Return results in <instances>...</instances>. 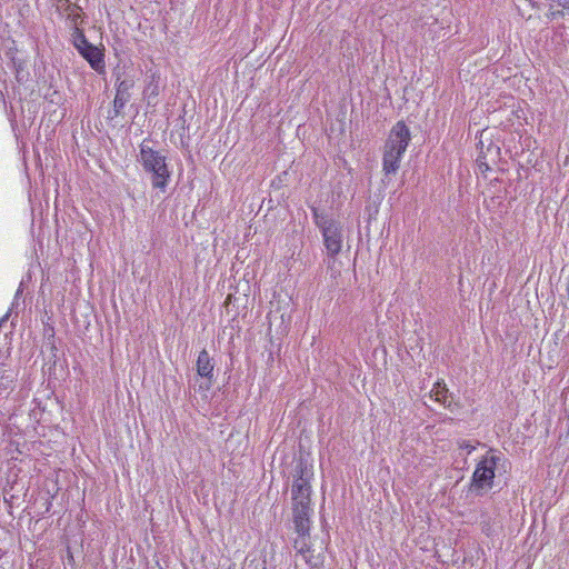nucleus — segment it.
<instances>
[{
  "mask_svg": "<svg viewBox=\"0 0 569 569\" xmlns=\"http://www.w3.org/2000/svg\"><path fill=\"white\" fill-rule=\"evenodd\" d=\"M508 465L509 462L501 451L489 448L476 465L469 491L477 497H482L493 488L496 477L507 471Z\"/></svg>",
  "mask_w": 569,
  "mask_h": 569,
  "instance_id": "nucleus-1",
  "label": "nucleus"
},
{
  "mask_svg": "<svg viewBox=\"0 0 569 569\" xmlns=\"http://www.w3.org/2000/svg\"><path fill=\"white\" fill-rule=\"evenodd\" d=\"M411 141V132L405 121H397L389 131L382 147V173L386 178L395 176Z\"/></svg>",
  "mask_w": 569,
  "mask_h": 569,
  "instance_id": "nucleus-2",
  "label": "nucleus"
},
{
  "mask_svg": "<svg viewBox=\"0 0 569 569\" xmlns=\"http://www.w3.org/2000/svg\"><path fill=\"white\" fill-rule=\"evenodd\" d=\"M138 162L150 177L153 189L166 192L171 180L167 157L159 150L149 146V139H143L139 144Z\"/></svg>",
  "mask_w": 569,
  "mask_h": 569,
  "instance_id": "nucleus-3",
  "label": "nucleus"
},
{
  "mask_svg": "<svg viewBox=\"0 0 569 569\" xmlns=\"http://www.w3.org/2000/svg\"><path fill=\"white\" fill-rule=\"evenodd\" d=\"M311 213L313 222L322 236L323 246L328 257L336 259L340 253L343 243L341 222L317 207H311Z\"/></svg>",
  "mask_w": 569,
  "mask_h": 569,
  "instance_id": "nucleus-4",
  "label": "nucleus"
},
{
  "mask_svg": "<svg viewBox=\"0 0 569 569\" xmlns=\"http://www.w3.org/2000/svg\"><path fill=\"white\" fill-rule=\"evenodd\" d=\"M71 42L78 53L83 58L90 68L98 74L106 73L104 48L91 43L82 29L74 27L71 33Z\"/></svg>",
  "mask_w": 569,
  "mask_h": 569,
  "instance_id": "nucleus-5",
  "label": "nucleus"
},
{
  "mask_svg": "<svg viewBox=\"0 0 569 569\" xmlns=\"http://www.w3.org/2000/svg\"><path fill=\"white\" fill-rule=\"evenodd\" d=\"M311 485L307 467L299 465L291 488L292 505H311Z\"/></svg>",
  "mask_w": 569,
  "mask_h": 569,
  "instance_id": "nucleus-6",
  "label": "nucleus"
},
{
  "mask_svg": "<svg viewBox=\"0 0 569 569\" xmlns=\"http://www.w3.org/2000/svg\"><path fill=\"white\" fill-rule=\"evenodd\" d=\"M313 509L311 505H292V519L296 533L306 535L310 531L311 515Z\"/></svg>",
  "mask_w": 569,
  "mask_h": 569,
  "instance_id": "nucleus-7",
  "label": "nucleus"
},
{
  "mask_svg": "<svg viewBox=\"0 0 569 569\" xmlns=\"http://www.w3.org/2000/svg\"><path fill=\"white\" fill-rule=\"evenodd\" d=\"M133 80H120L116 81V96L113 99V117L119 116L124 109L126 104L130 100L131 89L133 88Z\"/></svg>",
  "mask_w": 569,
  "mask_h": 569,
  "instance_id": "nucleus-8",
  "label": "nucleus"
},
{
  "mask_svg": "<svg viewBox=\"0 0 569 569\" xmlns=\"http://www.w3.org/2000/svg\"><path fill=\"white\" fill-rule=\"evenodd\" d=\"M197 373L201 378L208 379L210 382L213 379V368L214 365L212 362V359L210 358L208 351L206 349H202L199 355L196 362Z\"/></svg>",
  "mask_w": 569,
  "mask_h": 569,
  "instance_id": "nucleus-9",
  "label": "nucleus"
},
{
  "mask_svg": "<svg viewBox=\"0 0 569 569\" xmlns=\"http://www.w3.org/2000/svg\"><path fill=\"white\" fill-rule=\"evenodd\" d=\"M298 537L295 539L293 541V548L296 549V551L302 556L303 560L306 561L307 565H310V566H315V563L312 562V548H311V545L309 542V538H310V531L306 535H302V533H297Z\"/></svg>",
  "mask_w": 569,
  "mask_h": 569,
  "instance_id": "nucleus-10",
  "label": "nucleus"
},
{
  "mask_svg": "<svg viewBox=\"0 0 569 569\" xmlns=\"http://www.w3.org/2000/svg\"><path fill=\"white\" fill-rule=\"evenodd\" d=\"M431 397L437 401L442 403L445 407H449L448 403L449 390L443 381H437L431 389Z\"/></svg>",
  "mask_w": 569,
  "mask_h": 569,
  "instance_id": "nucleus-11",
  "label": "nucleus"
},
{
  "mask_svg": "<svg viewBox=\"0 0 569 569\" xmlns=\"http://www.w3.org/2000/svg\"><path fill=\"white\" fill-rule=\"evenodd\" d=\"M483 142L480 141L478 143V149H479V153L477 156V159H476V162H477V166L478 168L480 169L481 172H486L488 170H490V167L487 162V154L486 152L483 151Z\"/></svg>",
  "mask_w": 569,
  "mask_h": 569,
  "instance_id": "nucleus-12",
  "label": "nucleus"
},
{
  "mask_svg": "<svg viewBox=\"0 0 569 569\" xmlns=\"http://www.w3.org/2000/svg\"><path fill=\"white\" fill-rule=\"evenodd\" d=\"M457 445H458L459 449L466 451L467 455H470L476 450V448L478 446H481V442L480 441L472 442L471 440L459 439Z\"/></svg>",
  "mask_w": 569,
  "mask_h": 569,
  "instance_id": "nucleus-13",
  "label": "nucleus"
},
{
  "mask_svg": "<svg viewBox=\"0 0 569 569\" xmlns=\"http://www.w3.org/2000/svg\"><path fill=\"white\" fill-rule=\"evenodd\" d=\"M14 63V68H16V78L19 82H23L27 77H28V72L24 70L23 68V63L22 62H13Z\"/></svg>",
  "mask_w": 569,
  "mask_h": 569,
  "instance_id": "nucleus-14",
  "label": "nucleus"
},
{
  "mask_svg": "<svg viewBox=\"0 0 569 569\" xmlns=\"http://www.w3.org/2000/svg\"><path fill=\"white\" fill-rule=\"evenodd\" d=\"M549 17H550L551 19H556V18H558V17H563V11H560V10H558V11H551V12H550V14H549Z\"/></svg>",
  "mask_w": 569,
  "mask_h": 569,
  "instance_id": "nucleus-15",
  "label": "nucleus"
},
{
  "mask_svg": "<svg viewBox=\"0 0 569 569\" xmlns=\"http://www.w3.org/2000/svg\"><path fill=\"white\" fill-rule=\"evenodd\" d=\"M487 151L488 152L495 151L496 154H499L500 149H499V147L491 143L488 146Z\"/></svg>",
  "mask_w": 569,
  "mask_h": 569,
  "instance_id": "nucleus-16",
  "label": "nucleus"
},
{
  "mask_svg": "<svg viewBox=\"0 0 569 569\" xmlns=\"http://www.w3.org/2000/svg\"><path fill=\"white\" fill-rule=\"evenodd\" d=\"M482 531H483V533L486 536H490L491 535V529H490V527L488 525L482 527Z\"/></svg>",
  "mask_w": 569,
  "mask_h": 569,
  "instance_id": "nucleus-17",
  "label": "nucleus"
},
{
  "mask_svg": "<svg viewBox=\"0 0 569 569\" xmlns=\"http://www.w3.org/2000/svg\"><path fill=\"white\" fill-rule=\"evenodd\" d=\"M148 90H151L150 94L157 96L158 94V87L154 86L152 89L151 87H148Z\"/></svg>",
  "mask_w": 569,
  "mask_h": 569,
  "instance_id": "nucleus-18",
  "label": "nucleus"
},
{
  "mask_svg": "<svg viewBox=\"0 0 569 569\" xmlns=\"http://www.w3.org/2000/svg\"><path fill=\"white\" fill-rule=\"evenodd\" d=\"M148 90H151L150 94L157 96L158 94V87L154 86L152 89L151 87H148Z\"/></svg>",
  "mask_w": 569,
  "mask_h": 569,
  "instance_id": "nucleus-19",
  "label": "nucleus"
},
{
  "mask_svg": "<svg viewBox=\"0 0 569 569\" xmlns=\"http://www.w3.org/2000/svg\"><path fill=\"white\" fill-rule=\"evenodd\" d=\"M20 292H21V291H20V289H19V290L17 291V293H16V298L20 295Z\"/></svg>",
  "mask_w": 569,
  "mask_h": 569,
  "instance_id": "nucleus-20",
  "label": "nucleus"
}]
</instances>
